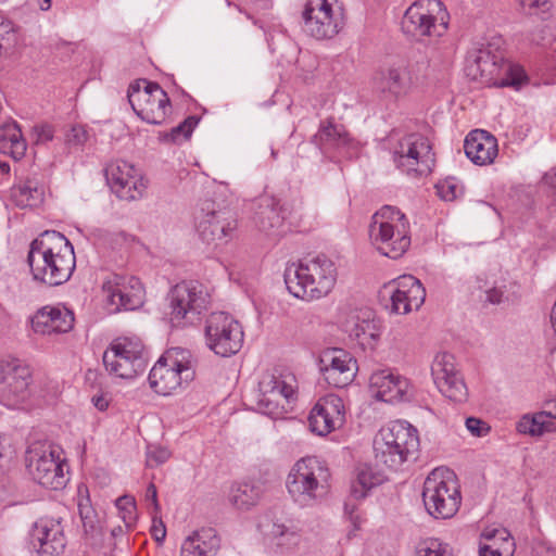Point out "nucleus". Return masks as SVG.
Instances as JSON below:
<instances>
[{
	"instance_id": "obj_1",
	"label": "nucleus",
	"mask_w": 556,
	"mask_h": 556,
	"mask_svg": "<svg viewBox=\"0 0 556 556\" xmlns=\"http://www.w3.org/2000/svg\"><path fill=\"white\" fill-rule=\"evenodd\" d=\"M27 264L34 280L50 287L60 286L75 269L74 248L62 233L47 230L31 241Z\"/></svg>"
},
{
	"instance_id": "obj_2",
	"label": "nucleus",
	"mask_w": 556,
	"mask_h": 556,
	"mask_svg": "<svg viewBox=\"0 0 556 556\" xmlns=\"http://www.w3.org/2000/svg\"><path fill=\"white\" fill-rule=\"evenodd\" d=\"M285 283L295 298L306 301L327 296L336 286L338 268L326 254L287 266Z\"/></svg>"
},
{
	"instance_id": "obj_3",
	"label": "nucleus",
	"mask_w": 556,
	"mask_h": 556,
	"mask_svg": "<svg viewBox=\"0 0 556 556\" xmlns=\"http://www.w3.org/2000/svg\"><path fill=\"white\" fill-rule=\"evenodd\" d=\"M330 476L329 468L317 457H303L290 469L286 488L295 503L311 506L328 493Z\"/></svg>"
},
{
	"instance_id": "obj_4",
	"label": "nucleus",
	"mask_w": 556,
	"mask_h": 556,
	"mask_svg": "<svg viewBox=\"0 0 556 556\" xmlns=\"http://www.w3.org/2000/svg\"><path fill=\"white\" fill-rule=\"evenodd\" d=\"M419 448L417 430L406 421H393L380 429L374 440L376 460L396 469L412 457L416 458Z\"/></svg>"
},
{
	"instance_id": "obj_5",
	"label": "nucleus",
	"mask_w": 556,
	"mask_h": 556,
	"mask_svg": "<svg viewBox=\"0 0 556 556\" xmlns=\"http://www.w3.org/2000/svg\"><path fill=\"white\" fill-rule=\"evenodd\" d=\"M466 73L473 80L495 87L518 88L525 77L520 67L506 62L502 52H493L490 47H482L468 53Z\"/></svg>"
},
{
	"instance_id": "obj_6",
	"label": "nucleus",
	"mask_w": 556,
	"mask_h": 556,
	"mask_svg": "<svg viewBox=\"0 0 556 556\" xmlns=\"http://www.w3.org/2000/svg\"><path fill=\"white\" fill-rule=\"evenodd\" d=\"M422 501L427 513L435 519L455 516L462 504L455 475L448 469L431 471L424 482Z\"/></svg>"
},
{
	"instance_id": "obj_7",
	"label": "nucleus",
	"mask_w": 556,
	"mask_h": 556,
	"mask_svg": "<svg viewBox=\"0 0 556 556\" xmlns=\"http://www.w3.org/2000/svg\"><path fill=\"white\" fill-rule=\"evenodd\" d=\"M169 321L173 327H185L199 320L207 308L210 295L199 281L177 283L167 295Z\"/></svg>"
},
{
	"instance_id": "obj_8",
	"label": "nucleus",
	"mask_w": 556,
	"mask_h": 556,
	"mask_svg": "<svg viewBox=\"0 0 556 556\" xmlns=\"http://www.w3.org/2000/svg\"><path fill=\"white\" fill-rule=\"evenodd\" d=\"M65 459L61 448L51 443H35L26 452V467L33 479L45 488L60 490L66 485Z\"/></svg>"
},
{
	"instance_id": "obj_9",
	"label": "nucleus",
	"mask_w": 556,
	"mask_h": 556,
	"mask_svg": "<svg viewBox=\"0 0 556 556\" xmlns=\"http://www.w3.org/2000/svg\"><path fill=\"white\" fill-rule=\"evenodd\" d=\"M189 356V352L180 348L167 351L150 370V387L161 395H169L182 382L192 380L194 370Z\"/></svg>"
},
{
	"instance_id": "obj_10",
	"label": "nucleus",
	"mask_w": 556,
	"mask_h": 556,
	"mask_svg": "<svg viewBox=\"0 0 556 556\" xmlns=\"http://www.w3.org/2000/svg\"><path fill=\"white\" fill-rule=\"evenodd\" d=\"M146 349L139 339L119 338L103 353V364L110 375L131 379L146 370Z\"/></svg>"
},
{
	"instance_id": "obj_11",
	"label": "nucleus",
	"mask_w": 556,
	"mask_h": 556,
	"mask_svg": "<svg viewBox=\"0 0 556 556\" xmlns=\"http://www.w3.org/2000/svg\"><path fill=\"white\" fill-rule=\"evenodd\" d=\"M127 97L134 112L149 124H163L172 110L168 94L157 83L147 79L130 84Z\"/></svg>"
},
{
	"instance_id": "obj_12",
	"label": "nucleus",
	"mask_w": 556,
	"mask_h": 556,
	"mask_svg": "<svg viewBox=\"0 0 556 556\" xmlns=\"http://www.w3.org/2000/svg\"><path fill=\"white\" fill-rule=\"evenodd\" d=\"M446 16L440 0H418L406 10L402 28L415 37H441L447 29Z\"/></svg>"
},
{
	"instance_id": "obj_13",
	"label": "nucleus",
	"mask_w": 556,
	"mask_h": 556,
	"mask_svg": "<svg viewBox=\"0 0 556 556\" xmlns=\"http://www.w3.org/2000/svg\"><path fill=\"white\" fill-rule=\"evenodd\" d=\"M206 345L216 355L228 357L238 353L243 344L241 325L225 312L212 313L205 323Z\"/></svg>"
},
{
	"instance_id": "obj_14",
	"label": "nucleus",
	"mask_w": 556,
	"mask_h": 556,
	"mask_svg": "<svg viewBox=\"0 0 556 556\" xmlns=\"http://www.w3.org/2000/svg\"><path fill=\"white\" fill-rule=\"evenodd\" d=\"M393 160L403 172L417 176L430 174L435 164L428 138L416 132L408 134L399 140Z\"/></svg>"
},
{
	"instance_id": "obj_15",
	"label": "nucleus",
	"mask_w": 556,
	"mask_h": 556,
	"mask_svg": "<svg viewBox=\"0 0 556 556\" xmlns=\"http://www.w3.org/2000/svg\"><path fill=\"white\" fill-rule=\"evenodd\" d=\"M379 298L390 302V305L386 304V306L391 313L407 314L422 305L426 290L417 278L404 275L386 283L379 291Z\"/></svg>"
},
{
	"instance_id": "obj_16",
	"label": "nucleus",
	"mask_w": 556,
	"mask_h": 556,
	"mask_svg": "<svg viewBox=\"0 0 556 556\" xmlns=\"http://www.w3.org/2000/svg\"><path fill=\"white\" fill-rule=\"evenodd\" d=\"M30 370L17 358L0 361V403L15 407L28 396Z\"/></svg>"
},
{
	"instance_id": "obj_17",
	"label": "nucleus",
	"mask_w": 556,
	"mask_h": 556,
	"mask_svg": "<svg viewBox=\"0 0 556 556\" xmlns=\"http://www.w3.org/2000/svg\"><path fill=\"white\" fill-rule=\"evenodd\" d=\"M106 301L114 306L112 312L135 311L143 305L144 289L141 281L134 276L126 277L111 274L102 286Z\"/></svg>"
},
{
	"instance_id": "obj_18",
	"label": "nucleus",
	"mask_w": 556,
	"mask_h": 556,
	"mask_svg": "<svg viewBox=\"0 0 556 556\" xmlns=\"http://www.w3.org/2000/svg\"><path fill=\"white\" fill-rule=\"evenodd\" d=\"M104 175L111 191L124 201H135L142 197L147 184L134 165L126 161L110 163Z\"/></svg>"
},
{
	"instance_id": "obj_19",
	"label": "nucleus",
	"mask_w": 556,
	"mask_h": 556,
	"mask_svg": "<svg viewBox=\"0 0 556 556\" xmlns=\"http://www.w3.org/2000/svg\"><path fill=\"white\" fill-rule=\"evenodd\" d=\"M302 15L305 31L316 39L332 38L343 26L341 14L327 0H308Z\"/></svg>"
},
{
	"instance_id": "obj_20",
	"label": "nucleus",
	"mask_w": 556,
	"mask_h": 556,
	"mask_svg": "<svg viewBox=\"0 0 556 556\" xmlns=\"http://www.w3.org/2000/svg\"><path fill=\"white\" fill-rule=\"evenodd\" d=\"M454 361L450 353L437 354L431 365V375L444 396L453 402L463 403L468 397V390Z\"/></svg>"
},
{
	"instance_id": "obj_21",
	"label": "nucleus",
	"mask_w": 556,
	"mask_h": 556,
	"mask_svg": "<svg viewBox=\"0 0 556 556\" xmlns=\"http://www.w3.org/2000/svg\"><path fill=\"white\" fill-rule=\"evenodd\" d=\"M257 405L261 412L273 418H280L287 413L293 388L280 376L265 374L258 383Z\"/></svg>"
},
{
	"instance_id": "obj_22",
	"label": "nucleus",
	"mask_w": 556,
	"mask_h": 556,
	"mask_svg": "<svg viewBox=\"0 0 556 556\" xmlns=\"http://www.w3.org/2000/svg\"><path fill=\"white\" fill-rule=\"evenodd\" d=\"M369 236L378 252L393 260L401 257L410 245L409 223L382 222L369 226Z\"/></svg>"
},
{
	"instance_id": "obj_23",
	"label": "nucleus",
	"mask_w": 556,
	"mask_h": 556,
	"mask_svg": "<svg viewBox=\"0 0 556 556\" xmlns=\"http://www.w3.org/2000/svg\"><path fill=\"white\" fill-rule=\"evenodd\" d=\"M319 368L324 379L334 388L350 386L356 377V359L345 350L328 349L319 357Z\"/></svg>"
},
{
	"instance_id": "obj_24",
	"label": "nucleus",
	"mask_w": 556,
	"mask_h": 556,
	"mask_svg": "<svg viewBox=\"0 0 556 556\" xmlns=\"http://www.w3.org/2000/svg\"><path fill=\"white\" fill-rule=\"evenodd\" d=\"M237 228V220L231 211L213 210L207 205L198 217L197 231L202 241L218 247L227 243Z\"/></svg>"
},
{
	"instance_id": "obj_25",
	"label": "nucleus",
	"mask_w": 556,
	"mask_h": 556,
	"mask_svg": "<svg viewBox=\"0 0 556 556\" xmlns=\"http://www.w3.org/2000/svg\"><path fill=\"white\" fill-rule=\"evenodd\" d=\"M345 422V408L341 397L328 394L315 404L308 416L311 430L318 435H327Z\"/></svg>"
},
{
	"instance_id": "obj_26",
	"label": "nucleus",
	"mask_w": 556,
	"mask_h": 556,
	"mask_svg": "<svg viewBox=\"0 0 556 556\" xmlns=\"http://www.w3.org/2000/svg\"><path fill=\"white\" fill-rule=\"evenodd\" d=\"M31 544L42 556H55L63 552L66 545L63 527L60 519L40 518L31 531Z\"/></svg>"
},
{
	"instance_id": "obj_27",
	"label": "nucleus",
	"mask_w": 556,
	"mask_h": 556,
	"mask_svg": "<svg viewBox=\"0 0 556 556\" xmlns=\"http://www.w3.org/2000/svg\"><path fill=\"white\" fill-rule=\"evenodd\" d=\"M369 388L377 400L387 403L409 401L412 397L408 380L389 370L374 372L369 378Z\"/></svg>"
},
{
	"instance_id": "obj_28",
	"label": "nucleus",
	"mask_w": 556,
	"mask_h": 556,
	"mask_svg": "<svg viewBox=\"0 0 556 556\" xmlns=\"http://www.w3.org/2000/svg\"><path fill=\"white\" fill-rule=\"evenodd\" d=\"M255 226L268 236L281 233L285 226V210L280 201L270 194H263L254 201Z\"/></svg>"
},
{
	"instance_id": "obj_29",
	"label": "nucleus",
	"mask_w": 556,
	"mask_h": 556,
	"mask_svg": "<svg viewBox=\"0 0 556 556\" xmlns=\"http://www.w3.org/2000/svg\"><path fill=\"white\" fill-rule=\"evenodd\" d=\"M74 315L66 308L42 307L31 318L35 332L41 334L65 333L74 326Z\"/></svg>"
},
{
	"instance_id": "obj_30",
	"label": "nucleus",
	"mask_w": 556,
	"mask_h": 556,
	"mask_svg": "<svg viewBox=\"0 0 556 556\" xmlns=\"http://www.w3.org/2000/svg\"><path fill=\"white\" fill-rule=\"evenodd\" d=\"M464 150L468 159L477 165L492 164L497 155V140L486 130L470 131L464 142Z\"/></svg>"
},
{
	"instance_id": "obj_31",
	"label": "nucleus",
	"mask_w": 556,
	"mask_h": 556,
	"mask_svg": "<svg viewBox=\"0 0 556 556\" xmlns=\"http://www.w3.org/2000/svg\"><path fill=\"white\" fill-rule=\"evenodd\" d=\"M220 540L212 528L201 529L189 535L181 545V556H214Z\"/></svg>"
},
{
	"instance_id": "obj_32",
	"label": "nucleus",
	"mask_w": 556,
	"mask_h": 556,
	"mask_svg": "<svg viewBox=\"0 0 556 556\" xmlns=\"http://www.w3.org/2000/svg\"><path fill=\"white\" fill-rule=\"evenodd\" d=\"M349 141L350 138L345 129L330 121L323 123L318 132L314 136V142L324 153L341 150L348 146Z\"/></svg>"
},
{
	"instance_id": "obj_33",
	"label": "nucleus",
	"mask_w": 556,
	"mask_h": 556,
	"mask_svg": "<svg viewBox=\"0 0 556 556\" xmlns=\"http://www.w3.org/2000/svg\"><path fill=\"white\" fill-rule=\"evenodd\" d=\"M382 481L383 477L381 473L374 471L367 465H363L357 468L356 479L352 482L351 496L355 500H363L368 491L381 484Z\"/></svg>"
},
{
	"instance_id": "obj_34",
	"label": "nucleus",
	"mask_w": 556,
	"mask_h": 556,
	"mask_svg": "<svg viewBox=\"0 0 556 556\" xmlns=\"http://www.w3.org/2000/svg\"><path fill=\"white\" fill-rule=\"evenodd\" d=\"M520 434H528L530 437H542L544 433L554 432L556 425L552 421L545 420V413L539 412L535 414H525L516 426Z\"/></svg>"
},
{
	"instance_id": "obj_35",
	"label": "nucleus",
	"mask_w": 556,
	"mask_h": 556,
	"mask_svg": "<svg viewBox=\"0 0 556 556\" xmlns=\"http://www.w3.org/2000/svg\"><path fill=\"white\" fill-rule=\"evenodd\" d=\"M262 489L254 483H238L231 488L230 503L239 509H249L260 501Z\"/></svg>"
},
{
	"instance_id": "obj_36",
	"label": "nucleus",
	"mask_w": 556,
	"mask_h": 556,
	"mask_svg": "<svg viewBox=\"0 0 556 556\" xmlns=\"http://www.w3.org/2000/svg\"><path fill=\"white\" fill-rule=\"evenodd\" d=\"M410 84L409 72L406 66L390 67L381 74V88L393 94H401L406 91Z\"/></svg>"
},
{
	"instance_id": "obj_37",
	"label": "nucleus",
	"mask_w": 556,
	"mask_h": 556,
	"mask_svg": "<svg viewBox=\"0 0 556 556\" xmlns=\"http://www.w3.org/2000/svg\"><path fill=\"white\" fill-rule=\"evenodd\" d=\"M13 198L16 205L21 207H33L40 204L43 200V190L33 186L31 182H26L23 186L14 189Z\"/></svg>"
},
{
	"instance_id": "obj_38",
	"label": "nucleus",
	"mask_w": 556,
	"mask_h": 556,
	"mask_svg": "<svg viewBox=\"0 0 556 556\" xmlns=\"http://www.w3.org/2000/svg\"><path fill=\"white\" fill-rule=\"evenodd\" d=\"M199 121L200 118L194 115L188 116L179 125L173 127L170 131L161 134L160 139L166 142H177L180 138L188 139Z\"/></svg>"
},
{
	"instance_id": "obj_39",
	"label": "nucleus",
	"mask_w": 556,
	"mask_h": 556,
	"mask_svg": "<svg viewBox=\"0 0 556 556\" xmlns=\"http://www.w3.org/2000/svg\"><path fill=\"white\" fill-rule=\"evenodd\" d=\"M17 42V33L14 24L0 15V56L7 55Z\"/></svg>"
},
{
	"instance_id": "obj_40",
	"label": "nucleus",
	"mask_w": 556,
	"mask_h": 556,
	"mask_svg": "<svg viewBox=\"0 0 556 556\" xmlns=\"http://www.w3.org/2000/svg\"><path fill=\"white\" fill-rule=\"evenodd\" d=\"M3 140L10 142L11 154L14 159H21L26 151V143L22 138L21 129L16 123L3 128Z\"/></svg>"
},
{
	"instance_id": "obj_41",
	"label": "nucleus",
	"mask_w": 556,
	"mask_h": 556,
	"mask_svg": "<svg viewBox=\"0 0 556 556\" xmlns=\"http://www.w3.org/2000/svg\"><path fill=\"white\" fill-rule=\"evenodd\" d=\"M115 506L118 510L121 519L125 523V527L130 529L137 520V507L135 498L129 495H123L116 500Z\"/></svg>"
},
{
	"instance_id": "obj_42",
	"label": "nucleus",
	"mask_w": 556,
	"mask_h": 556,
	"mask_svg": "<svg viewBox=\"0 0 556 556\" xmlns=\"http://www.w3.org/2000/svg\"><path fill=\"white\" fill-rule=\"evenodd\" d=\"M382 222H388L392 225H396L397 223H408L405 214H403L399 208L390 205L382 206L374 214L370 226H376Z\"/></svg>"
},
{
	"instance_id": "obj_43",
	"label": "nucleus",
	"mask_w": 556,
	"mask_h": 556,
	"mask_svg": "<svg viewBox=\"0 0 556 556\" xmlns=\"http://www.w3.org/2000/svg\"><path fill=\"white\" fill-rule=\"evenodd\" d=\"M419 556H453L448 544L439 539H428L419 547Z\"/></svg>"
},
{
	"instance_id": "obj_44",
	"label": "nucleus",
	"mask_w": 556,
	"mask_h": 556,
	"mask_svg": "<svg viewBox=\"0 0 556 556\" xmlns=\"http://www.w3.org/2000/svg\"><path fill=\"white\" fill-rule=\"evenodd\" d=\"M438 195L444 201H454L463 193L462 186L454 178H447L435 186Z\"/></svg>"
},
{
	"instance_id": "obj_45",
	"label": "nucleus",
	"mask_w": 556,
	"mask_h": 556,
	"mask_svg": "<svg viewBox=\"0 0 556 556\" xmlns=\"http://www.w3.org/2000/svg\"><path fill=\"white\" fill-rule=\"evenodd\" d=\"M354 501H356V500L351 496L344 503V515L348 517V519L350 520V522L353 526L352 531H350V533H349L350 535L352 532H355L356 530L359 529L361 523L363 521L362 516L357 513V510H358L357 504Z\"/></svg>"
},
{
	"instance_id": "obj_46",
	"label": "nucleus",
	"mask_w": 556,
	"mask_h": 556,
	"mask_svg": "<svg viewBox=\"0 0 556 556\" xmlns=\"http://www.w3.org/2000/svg\"><path fill=\"white\" fill-rule=\"evenodd\" d=\"M88 134L83 126H73L66 135L68 143L74 146H81L87 141Z\"/></svg>"
},
{
	"instance_id": "obj_47",
	"label": "nucleus",
	"mask_w": 556,
	"mask_h": 556,
	"mask_svg": "<svg viewBox=\"0 0 556 556\" xmlns=\"http://www.w3.org/2000/svg\"><path fill=\"white\" fill-rule=\"evenodd\" d=\"M79 513L85 533L90 534L91 536H96L98 533H100V527L98 526V522L89 516V510L87 514H85L81 505H79Z\"/></svg>"
},
{
	"instance_id": "obj_48",
	"label": "nucleus",
	"mask_w": 556,
	"mask_h": 556,
	"mask_svg": "<svg viewBox=\"0 0 556 556\" xmlns=\"http://www.w3.org/2000/svg\"><path fill=\"white\" fill-rule=\"evenodd\" d=\"M374 329V324L371 321L364 319L362 321H357L354 325V328L352 329V334H354L357 339L366 336L374 339L376 336L375 332L372 331Z\"/></svg>"
},
{
	"instance_id": "obj_49",
	"label": "nucleus",
	"mask_w": 556,
	"mask_h": 556,
	"mask_svg": "<svg viewBox=\"0 0 556 556\" xmlns=\"http://www.w3.org/2000/svg\"><path fill=\"white\" fill-rule=\"evenodd\" d=\"M466 427L473 435L477 437H482L490 430L485 422L475 417H468L466 419Z\"/></svg>"
},
{
	"instance_id": "obj_50",
	"label": "nucleus",
	"mask_w": 556,
	"mask_h": 556,
	"mask_svg": "<svg viewBox=\"0 0 556 556\" xmlns=\"http://www.w3.org/2000/svg\"><path fill=\"white\" fill-rule=\"evenodd\" d=\"M170 456V452L165 447H154L148 451V463L155 465L164 464Z\"/></svg>"
},
{
	"instance_id": "obj_51",
	"label": "nucleus",
	"mask_w": 556,
	"mask_h": 556,
	"mask_svg": "<svg viewBox=\"0 0 556 556\" xmlns=\"http://www.w3.org/2000/svg\"><path fill=\"white\" fill-rule=\"evenodd\" d=\"M151 533L156 542L162 543L164 541L166 536V528L162 520L157 521L155 518H153Z\"/></svg>"
},
{
	"instance_id": "obj_52",
	"label": "nucleus",
	"mask_w": 556,
	"mask_h": 556,
	"mask_svg": "<svg viewBox=\"0 0 556 556\" xmlns=\"http://www.w3.org/2000/svg\"><path fill=\"white\" fill-rule=\"evenodd\" d=\"M35 130L37 132V139L36 142H47L52 140L53 138V130L52 127L49 125H42L35 127Z\"/></svg>"
},
{
	"instance_id": "obj_53",
	"label": "nucleus",
	"mask_w": 556,
	"mask_h": 556,
	"mask_svg": "<svg viewBox=\"0 0 556 556\" xmlns=\"http://www.w3.org/2000/svg\"><path fill=\"white\" fill-rule=\"evenodd\" d=\"M500 536L504 542L508 543L509 544V540H508V535L509 533L503 529V530H498V529H485L483 532H482V536L486 540H493L495 539L496 536ZM510 545H513V543H510Z\"/></svg>"
},
{
	"instance_id": "obj_54",
	"label": "nucleus",
	"mask_w": 556,
	"mask_h": 556,
	"mask_svg": "<svg viewBox=\"0 0 556 556\" xmlns=\"http://www.w3.org/2000/svg\"><path fill=\"white\" fill-rule=\"evenodd\" d=\"M504 291L500 288H491L486 291V301L491 304H500L503 301Z\"/></svg>"
},
{
	"instance_id": "obj_55",
	"label": "nucleus",
	"mask_w": 556,
	"mask_h": 556,
	"mask_svg": "<svg viewBox=\"0 0 556 556\" xmlns=\"http://www.w3.org/2000/svg\"><path fill=\"white\" fill-rule=\"evenodd\" d=\"M523 8L540 9L545 12L549 8L548 0H522Z\"/></svg>"
},
{
	"instance_id": "obj_56",
	"label": "nucleus",
	"mask_w": 556,
	"mask_h": 556,
	"mask_svg": "<svg viewBox=\"0 0 556 556\" xmlns=\"http://www.w3.org/2000/svg\"><path fill=\"white\" fill-rule=\"evenodd\" d=\"M533 556H556V551L544 543H539L533 547Z\"/></svg>"
},
{
	"instance_id": "obj_57",
	"label": "nucleus",
	"mask_w": 556,
	"mask_h": 556,
	"mask_svg": "<svg viewBox=\"0 0 556 556\" xmlns=\"http://www.w3.org/2000/svg\"><path fill=\"white\" fill-rule=\"evenodd\" d=\"M146 500L151 501L154 505V508L159 509L157 491L153 483H150L149 486L147 488Z\"/></svg>"
},
{
	"instance_id": "obj_58",
	"label": "nucleus",
	"mask_w": 556,
	"mask_h": 556,
	"mask_svg": "<svg viewBox=\"0 0 556 556\" xmlns=\"http://www.w3.org/2000/svg\"><path fill=\"white\" fill-rule=\"evenodd\" d=\"M543 181L545 185L556 190V166L544 175Z\"/></svg>"
},
{
	"instance_id": "obj_59",
	"label": "nucleus",
	"mask_w": 556,
	"mask_h": 556,
	"mask_svg": "<svg viewBox=\"0 0 556 556\" xmlns=\"http://www.w3.org/2000/svg\"><path fill=\"white\" fill-rule=\"evenodd\" d=\"M479 554L480 556H502L501 551L492 545L481 546Z\"/></svg>"
},
{
	"instance_id": "obj_60",
	"label": "nucleus",
	"mask_w": 556,
	"mask_h": 556,
	"mask_svg": "<svg viewBox=\"0 0 556 556\" xmlns=\"http://www.w3.org/2000/svg\"><path fill=\"white\" fill-rule=\"evenodd\" d=\"M545 406L548 407V410H543L545 413V418L556 419V399L546 402Z\"/></svg>"
},
{
	"instance_id": "obj_61",
	"label": "nucleus",
	"mask_w": 556,
	"mask_h": 556,
	"mask_svg": "<svg viewBox=\"0 0 556 556\" xmlns=\"http://www.w3.org/2000/svg\"><path fill=\"white\" fill-rule=\"evenodd\" d=\"M92 402L94 404V406L100 409V410H104L108 408L109 406V403L105 399H103L102 396H99V397H93L92 399Z\"/></svg>"
},
{
	"instance_id": "obj_62",
	"label": "nucleus",
	"mask_w": 556,
	"mask_h": 556,
	"mask_svg": "<svg viewBox=\"0 0 556 556\" xmlns=\"http://www.w3.org/2000/svg\"><path fill=\"white\" fill-rule=\"evenodd\" d=\"M285 531H286V527L283 525H274L271 533L277 536V535H283Z\"/></svg>"
},
{
	"instance_id": "obj_63",
	"label": "nucleus",
	"mask_w": 556,
	"mask_h": 556,
	"mask_svg": "<svg viewBox=\"0 0 556 556\" xmlns=\"http://www.w3.org/2000/svg\"><path fill=\"white\" fill-rule=\"evenodd\" d=\"M0 170L3 174H8L10 172V165L4 161H0Z\"/></svg>"
},
{
	"instance_id": "obj_64",
	"label": "nucleus",
	"mask_w": 556,
	"mask_h": 556,
	"mask_svg": "<svg viewBox=\"0 0 556 556\" xmlns=\"http://www.w3.org/2000/svg\"><path fill=\"white\" fill-rule=\"evenodd\" d=\"M51 7V0H43L42 3L40 4V9L41 10H49Z\"/></svg>"
}]
</instances>
